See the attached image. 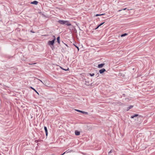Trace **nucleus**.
I'll return each instance as SVG.
<instances>
[{
	"instance_id": "1",
	"label": "nucleus",
	"mask_w": 155,
	"mask_h": 155,
	"mask_svg": "<svg viewBox=\"0 0 155 155\" xmlns=\"http://www.w3.org/2000/svg\"><path fill=\"white\" fill-rule=\"evenodd\" d=\"M58 22L60 24L62 25L65 24L67 26H70L71 25V23L68 21L59 20L58 21Z\"/></svg>"
},
{
	"instance_id": "2",
	"label": "nucleus",
	"mask_w": 155,
	"mask_h": 155,
	"mask_svg": "<svg viewBox=\"0 0 155 155\" xmlns=\"http://www.w3.org/2000/svg\"><path fill=\"white\" fill-rule=\"evenodd\" d=\"M53 37H54L53 40L51 41H49L48 42V45L50 46L52 49H53V45L54 43V41L56 40L55 37L54 36H53Z\"/></svg>"
},
{
	"instance_id": "3",
	"label": "nucleus",
	"mask_w": 155,
	"mask_h": 155,
	"mask_svg": "<svg viewBox=\"0 0 155 155\" xmlns=\"http://www.w3.org/2000/svg\"><path fill=\"white\" fill-rule=\"evenodd\" d=\"M76 111L78 112H81V113H83L84 114H88V113L87 112H84V111H81V110H75Z\"/></svg>"
},
{
	"instance_id": "4",
	"label": "nucleus",
	"mask_w": 155,
	"mask_h": 155,
	"mask_svg": "<svg viewBox=\"0 0 155 155\" xmlns=\"http://www.w3.org/2000/svg\"><path fill=\"white\" fill-rule=\"evenodd\" d=\"M106 71V70L104 68H102L100 70L99 72L100 74H102Z\"/></svg>"
},
{
	"instance_id": "5",
	"label": "nucleus",
	"mask_w": 155,
	"mask_h": 155,
	"mask_svg": "<svg viewBox=\"0 0 155 155\" xmlns=\"http://www.w3.org/2000/svg\"><path fill=\"white\" fill-rule=\"evenodd\" d=\"M38 2H37V1H34L32 2H31V4H34V5H37L38 4Z\"/></svg>"
},
{
	"instance_id": "6",
	"label": "nucleus",
	"mask_w": 155,
	"mask_h": 155,
	"mask_svg": "<svg viewBox=\"0 0 155 155\" xmlns=\"http://www.w3.org/2000/svg\"><path fill=\"white\" fill-rule=\"evenodd\" d=\"M75 134L76 135L78 136L80 134V132L77 130H75Z\"/></svg>"
},
{
	"instance_id": "7",
	"label": "nucleus",
	"mask_w": 155,
	"mask_h": 155,
	"mask_svg": "<svg viewBox=\"0 0 155 155\" xmlns=\"http://www.w3.org/2000/svg\"><path fill=\"white\" fill-rule=\"evenodd\" d=\"M44 129L46 133V136H47L48 135V130L46 127H44Z\"/></svg>"
},
{
	"instance_id": "8",
	"label": "nucleus",
	"mask_w": 155,
	"mask_h": 155,
	"mask_svg": "<svg viewBox=\"0 0 155 155\" xmlns=\"http://www.w3.org/2000/svg\"><path fill=\"white\" fill-rule=\"evenodd\" d=\"M104 64H101L98 65V68H102L104 65Z\"/></svg>"
},
{
	"instance_id": "9",
	"label": "nucleus",
	"mask_w": 155,
	"mask_h": 155,
	"mask_svg": "<svg viewBox=\"0 0 155 155\" xmlns=\"http://www.w3.org/2000/svg\"><path fill=\"white\" fill-rule=\"evenodd\" d=\"M30 88L34 90V91H35L38 94V95H39V93L34 88L31 87H30Z\"/></svg>"
},
{
	"instance_id": "10",
	"label": "nucleus",
	"mask_w": 155,
	"mask_h": 155,
	"mask_svg": "<svg viewBox=\"0 0 155 155\" xmlns=\"http://www.w3.org/2000/svg\"><path fill=\"white\" fill-rule=\"evenodd\" d=\"M138 115L137 114H135L134 115L132 116L131 117V118H133L135 117H137L138 116Z\"/></svg>"
},
{
	"instance_id": "11",
	"label": "nucleus",
	"mask_w": 155,
	"mask_h": 155,
	"mask_svg": "<svg viewBox=\"0 0 155 155\" xmlns=\"http://www.w3.org/2000/svg\"><path fill=\"white\" fill-rule=\"evenodd\" d=\"M60 38L59 37H58L57 38V40L58 43H60Z\"/></svg>"
},
{
	"instance_id": "12",
	"label": "nucleus",
	"mask_w": 155,
	"mask_h": 155,
	"mask_svg": "<svg viewBox=\"0 0 155 155\" xmlns=\"http://www.w3.org/2000/svg\"><path fill=\"white\" fill-rule=\"evenodd\" d=\"M127 35V33H124L121 36V37H123Z\"/></svg>"
},
{
	"instance_id": "13",
	"label": "nucleus",
	"mask_w": 155,
	"mask_h": 155,
	"mask_svg": "<svg viewBox=\"0 0 155 155\" xmlns=\"http://www.w3.org/2000/svg\"><path fill=\"white\" fill-rule=\"evenodd\" d=\"M133 107V106H130V107H129L128 108V109H127V110H129V109Z\"/></svg>"
},
{
	"instance_id": "14",
	"label": "nucleus",
	"mask_w": 155,
	"mask_h": 155,
	"mask_svg": "<svg viewBox=\"0 0 155 155\" xmlns=\"http://www.w3.org/2000/svg\"><path fill=\"white\" fill-rule=\"evenodd\" d=\"M61 68L62 69L64 70H65V71H68V69H69V68H68L67 69H63V68H61Z\"/></svg>"
},
{
	"instance_id": "15",
	"label": "nucleus",
	"mask_w": 155,
	"mask_h": 155,
	"mask_svg": "<svg viewBox=\"0 0 155 155\" xmlns=\"http://www.w3.org/2000/svg\"><path fill=\"white\" fill-rule=\"evenodd\" d=\"M45 82H45V84H44L46 86H48V85L47 84V83H47V81H46Z\"/></svg>"
},
{
	"instance_id": "16",
	"label": "nucleus",
	"mask_w": 155,
	"mask_h": 155,
	"mask_svg": "<svg viewBox=\"0 0 155 155\" xmlns=\"http://www.w3.org/2000/svg\"><path fill=\"white\" fill-rule=\"evenodd\" d=\"M90 74L91 76H93L94 75V73Z\"/></svg>"
},
{
	"instance_id": "17",
	"label": "nucleus",
	"mask_w": 155,
	"mask_h": 155,
	"mask_svg": "<svg viewBox=\"0 0 155 155\" xmlns=\"http://www.w3.org/2000/svg\"><path fill=\"white\" fill-rule=\"evenodd\" d=\"M104 23V22H103L102 23H101L100 25H99V26H101V25H102Z\"/></svg>"
},
{
	"instance_id": "18",
	"label": "nucleus",
	"mask_w": 155,
	"mask_h": 155,
	"mask_svg": "<svg viewBox=\"0 0 155 155\" xmlns=\"http://www.w3.org/2000/svg\"><path fill=\"white\" fill-rule=\"evenodd\" d=\"M75 47H76L78 49V51H79V48L77 47V46L75 45Z\"/></svg>"
},
{
	"instance_id": "19",
	"label": "nucleus",
	"mask_w": 155,
	"mask_h": 155,
	"mask_svg": "<svg viewBox=\"0 0 155 155\" xmlns=\"http://www.w3.org/2000/svg\"><path fill=\"white\" fill-rule=\"evenodd\" d=\"M105 14H100V16H101V15H104Z\"/></svg>"
},
{
	"instance_id": "20",
	"label": "nucleus",
	"mask_w": 155,
	"mask_h": 155,
	"mask_svg": "<svg viewBox=\"0 0 155 155\" xmlns=\"http://www.w3.org/2000/svg\"><path fill=\"white\" fill-rule=\"evenodd\" d=\"M96 15V16H100V14H97V15Z\"/></svg>"
},
{
	"instance_id": "21",
	"label": "nucleus",
	"mask_w": 155,
	"mask_h": 155,
	"mask_svg": "<svg viewBox=\"0 0 155 155\" xmlns=\"http://www.w3.org/2000/svg\"><path fill=\"white\" fill-rule=\"evenodd\" d=\"M43 84H44V83H43V82L41 81V80H39Z\"/></svg>"
},
{
	"instance_id": "22",
	"label": "nucleus",
	"mask_w": 155,
	"mask_h": 155,
	"mask_svg": "<svg viewBox=\"0 0 155 155\" xmlns=\"http://www.w3.org/2000/svg\"><path fill=\"white\" fill-rule=\"evenodd\" d=\"M111 151L110 150V151L109 152V154L110 153H111Z\"/></svg>"
},
{
	"instance_id": "23",
	"label": "nucleus",
	"mask_w": 155,
	"mask_h": 155,
	"mask_svg": "<svg viewBox=\"0 0 155 155\" xmlns=\"http://www.w3.org/2000/svg\"><path fill=\"white\" fill-rule=\"evenodd\" d=\"M126 9V8H125L123 9V10H125Z\"/></svg>"
},
{
	"instance_id": "24",
	"label": "nucleus",
	"mask_w": 155,
	"mask_h": 155,
	"mask_svg": "<svg viewBox=\"0 0 155 155\" xmlns=\"http://www.w3.org/2000/svg\"><path fill=\"white\" fill-rule=\"evenodd\" d=\"M99 26V25L96 28V29Z\"/></svg>"
},
{
	"instance_id": "25",
	"label": "nucleus",
	"mask_w": 155,
	"mask_h": 155,
	"mask_svg": "<svg viewBox=\"0 0 155 155\" xmlns=\"http://www.w3.org/2000/svg\"><path fill=\"white\" fill-rule=\"evenodd\" d=\"M122 10H119V12H120V11H121Z\"/></svg>"
},
{
	"instance_id": "26",
	"label": "nucleus",
	"mask_w": 155,
	"mask_h": 155,
	"mask_svg": "<svg viewBox=\"0 0 155 155\" xmlns=\"http://www.w3.org/2000/svg\"><path fill=\"white\" fill-rule=\"evenodd\" d=\"M65 45L67 46H68V45L67 44H65Z\"/></svg>"
},
{
	"instance_id": "27",
	"label": "nucleus",
	"mask_w": 155,
	"mask_h": 155,
	"mask_svg": "<svg viewBox=\"0 0 155 155\" xmlns=\"http://www.w3.org/2000/svg\"><path fill=\"white\" fill-rule=\"evenodd\" d=\"M48 84V85H49V84Z\"/></svg>"
}]
</instances>
